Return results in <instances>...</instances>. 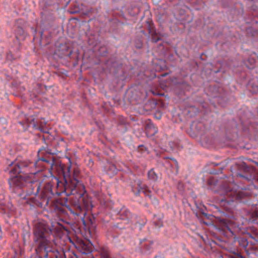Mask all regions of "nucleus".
Returning <instances> with one entry per match:
<instances>
[{
	"label": "nucleus",
	"mask_w": 258,
	"mask_h": 258,
	"mask_svg": "<svg viewBox=\"0 0 258 258\" xmlns=\"http://www.w3.org/2000/svg\"><path fill=\"white\" fill-rule=\"evenodd\" d=\"M30 124H32L33 125V127H34L36 128L38 127V125L36 124L34 119H33L32 120V121L30 122Z\"/></svg>",
	"instance_id": "34"
},
{
	"label": "nucleus",
	"mask_w": 258,
	"mask_h": 258,
	"mask_svg": "<svg viewBox=\"0 0 258 258\" xmlns=\"http://www.w3.org/2000/svg\"><path fill=\"white\" fill-rule=\"evenodd\" d=\"M29 165V164L25 162H20L15 165V166L10 170V172L15 174V176L22 175L20 174L24 172V171H22V169L24 168L27 167ZM25 175H28L27 174H23L22 175L24 176Z\"/></svg>",
	"instance_id": "8"
},
{
	"label": "nucleus",
	"mask_w": 258,
	"mask_h": 258,
	"mask_svg": "<svg viewBox=\"0 0 258 258\" xmlns=\"http://www.w3.org/2000/svg\"><path fill=\"white\" fill-rule=\"evenodd\" d=\"M166 74H164L162 75V76H165Z\"/></svg>",
	"instance_id": "43"
},
{
	"label": "nucleus",
	"mask_w": 258,
	"mask_h": 258,
	"mask_svg": "<svg viewBox=\"0 0 258 258\" xmlns=\"http://www.w3.org/2000/svg\"><path fill=\"white\" fill-rule=\"evenodd\" d=\"M29 164H33V165H34V164L33 163H32V162H30Z\"/></svg>",
	"instance_id": "41"
},
{
	"label": "nucleus",
	"mask_w": 258,
	"mask_h": 258,
	"mask_svg": "<svg viewBox=\"0 0 258 258\" xmlns=\"http://www.w3.org/2000/svg\"><path fill=\"white\" fill-rule=\"evenodd\" d=\"M52 185L50 183H46L43 187V189L41 192V198L44 200L47 201V203L49 199L52 198L54 194L52 191Z\"/></svg>",
	"instance_id": "9"
},
{
	"label": "nucleus",
	"mask_w": 258,
	"mask_h": 258,
	"mask_svg": "<svg viewBox=\"0 0 258 258\" xmlns=\"http://www.w3.org/2000/svg\"><path fill=\"white\" fill-rule=\"evenodd\" d=\"M156 29L155 27L153 29H152L151 31H148L149 34L151 36L153 34H155V33H156Z\"/></svg>",
	"instance_id": "32"
},
{
	"label": "nucleus",
	"mask_w": 258,
	"mask_h": 258,
	"mask_svg": "<svg viewBox=\"0 0 258 258\" xmlns=\"http://www.w3.org/2000/svg\"><path fill=\"white\" fill-rule=\"evenodd\" d=\"M251 88L250 91L252 93H256L258 92V86L254 85L253 84L251 85Z\"/></svg>",
	"instance_id": "29"
},
{
	"label": "nucleus",
	"mask_w": 258,
	"mask_h": 258,
	"mask_svg": "<svg viewBox=\"0 0 258 258\" xmlns=\"http://www.w3.org/2000/svg\"><path fill=\"white\" fill-rule=\"evenodd\" d=\"M20 56V55H14L11 52H9L7 53V59L8 60L12 61L13 60L16 59L18 58H19Z\"/></svg>",
	"instance_id": "23"
},
{
	"label": "nucleus",
	"mask_w": 258,
	"mask_h": 258,
	"mask_svg": "<svg viewBox=\"0 0 258 258\" xmlns=\"http://www.w3.org/2000/svg\"><path fill=\"white\" fill-rule=\"evenodd\" d=\"M40 160L41 161H43L47 163H50L51 166H53L54 165V161L53 160L51 161V162L50 163V160L48 159L47 158L42 157L41 158H40Z\"/></svg>",
	"instance_id": "28"
},
{
	"label": "nucleus",
	"mask_w": 258,
	"mask_h": 258,
	"mask_svg": "<svg viewBox=\"0 0 258 258\" xmlns=\"http://www.w3.org/2000/svg\"><path fill=\"white\" fill-rule=\"evenodd\" d=\"M22 195H23V194H19V196H20L21 198H22V199H25V198H25V196H24V197H22Z\"/></svg>",
	"instance_id": "38"
},
{
	"label": "nucleus",
	"mask_w": 258,
	"mask_h": 258,
	"mask_svg": "<svg viewBox=\"0 0 258 258\" xmlns=\"http://www.w3.org/2000/svg\"><path fill=\"white\" fill-rule=\"evenodd\" d=\"M138 48H141L142 47V45H138V46H136Z\"/></svg>",
	"instance_id": "40"
},
{
	"label": "nucleus",
	"mask_w": 258,
	"mask_h": 258,
	"mask_svg": "<svg viewBox=\"0 0 258 258\" xmlns=\"http://www.w3.org/2000/svg\"><path fill=\"white\" fill-rule=\"evenodd\" d=\"M145 131L147 136L148 137H152L157 132V128L154 127L153 124L151 122L150 120L146 122Z\"/></svg>",
	"instance_id": "12"
},
{
	"label": "nucleus",
	"mask_w": 258,
	"mask_h": 258,
	"mask_svg": "<svg viewBox=\"0 0 258 258\" xmlns=\"http://www.w3.org/2000/svg\"><path fill=\"white\" fill-rule=\"evenodd\" d=\"M154 225L157 227H161L163 226V222L161 219H159L154 222Z\"/></svg>",
	"instance_id": "30"
},
{
	"label": "nucleus",
	"mask_w": 258,
	"mask_h": 258,
	"mask_svg": "<svg viewBox=\"0 0 258 258\" xmlns=\"http://www.w3.org/2000/svg\"><path fill=\"white\" fill-rule=\"evenodd\" d=\"M51 254H50V258H59L60 254L59 251L52 246V249H51Z\"/></svg>",
	"instance_id": "22"
},
{
	"label": "nucleus",
	"mask_w": 258,
	"mask_h": 258,
	"mask_svg": "<svg viewBox=\"0 0 258 258\" xmlns=\"http://www.w3.org/2000/svg\"><path fill=\"white\" fill-rule=\"evenodd\" d=\"M146 23L148 25H147V30L148 31H151V30L152 29H153L155 27L152 21H148L146 22Z\"/></svg>",
	"instance_id": "26"
},
{
	"label": "nucleus",
	"mask_w": 258,
	"mask_h": 258,
	"mask_svg": "<svg viewBox=\"0 0 258 258\" xmlns=\"http://www.w3.org/2000/svg\"><path fill=\"white\" fill-rule=\"evenodd\" d=\"M148 176L150 179L154 181H156L157 179V175L153 169L148 172Z\"/></svg>",
	"instance_id": "21"
},
{
	"label": "nucleus",
	"mask_w": 258,
	"mask_h": 258,
	"mask_svg": "<svg viewBox=\"0 0 258 258\" xmlns=\"http://www.w3.org/2000/svg\"><path fill=\"white\" fill-rule=\"evenodd\" d=\"M100 255L101 258H110L108 251L104 248L101 250Z\"/></svg>",
	"instance_id": "24"
},
{
	"label": "nucleus",
	"mask_w": 258,
	"mask_h": 258,
	"mask_svg": "<svg viewBox=\"0 0 258 258\" xmlns=\"http://www.w3.org/2000/svg\"><path fill=\"white\" fill-rule=\"evenodd\" d=\"M67 208L71 214H72L73 215H75V208L74 209H73L72 208H71L69 207H68Z\"/></svg>",
	"instance_id": "33"
},
{
	"label": "nucleus",
	"mask_w": 258,
	"mask_h": 258,
	"mask_svg": "<svg viewBox=\"0 0 258 258\" xmlns=\"http://www.w3.org/2000/svg\"><path fill=\"white\" fill-rule=\"evenodd\" d=\"M92 258H95L94 257H92Z\"/></svg>",
	"instance_id": "44"
},
{
	"label": "nucleus",
	"mask_w": 258,
	"mask_h": 258,
	"mask_svg": "<svg viewBox=\"0 0 258 258\" xmlns=\"http://www.w3.org/2000/svg\"><path fill=\"white\" fill-rule=\"evenodd\" d=\"M219 223L220 225L222 227L224 230H228L232 234V235L234 236V238L237 239V237H235V234L234 233V231L231 228L232 223L230 221L225 218H222L220 220ZM234 241H236V239H234Z\"/></svg>",
	"instance_id": "10"
},
{
	"label": "nucleus",
	"mask_w": 258,
	"mask_h": 258,
	"mask_svg": "<svg viewBox=\"0 0 258 258\" xmlns=\"http://www.w3.org/2000/svg\"><path fill=\"white\" fill-rule=\"evenodd\" d=\"M155 104L151 102H148L145 104L144 107L146 110H151V108L155 107Z\"/></svg>",
	"instance_id": "25"
},
{
	"label": "nucleus",
	"mask_w": 258,
	"mask_h": 258,
	"mask_svg": "<svg viewBox=\"0 0 258 258\" xmlns=\"http://www.w3.org/2000/svg\"><path fill=\"white\" fill-rule=\"evenodd\" d=\"M106 168V171L108 174H114L117 172V169L115 165L112 163H108Z\"/></svg>",
	"instance_id": "18"
},
{
	"label": "nucleus",
	"mask_w": 258,
	"mask_h": 258,
	"mask_svg": "<svg viewBox=\"0 0 258 258\" xmlns=\"http://www.w3.org/2000/svg\"><path fill=\"white\" fill-rule=\"evenodd\" d=\"M138 48H141L142 47V45H138V46H136Z\"/></svg>",
	"instance_id": "39"
},
{
	"label": "nucleus",
	"mask_w": 258,
	"mask_h": 258,
	"mask_svg": "<svg viewBox=\"0 0 258 258\" xmlns=\"http://www.w3.org/2000/svg\"><path fill=\"white\" fill-rule=\"evenodd\" d=\"M162 37H163V35L157 32L155 33V34H153L151 36V41L153 43H157L158 41L161 40Z\"/></svg>",
	"instance_id": "19"
},
{
	"label": "nucleus",
	"mask_w": 258,
	"mask_h": 258,
	"mask_svg": "<svg viewBox=\"0 0 258 258\" xmlns=\"http://www.w3.org/2000/svg\"><path fill=\"white\" fill-rule=\"evenodd\" d=\"M72 204L75 208V215L77 216H80L82 214L84 216L86 212H84V208L80 205V203H77L76 201H72Z\"/></svg>",
	"instance_id": "14"
},
{
	"label": "nucleus",
	"mask_w": 258,
	"mask_h": 258,
	"mask_svg": "<svg viewBox=\"0 0 258 258\" xmlns=\"http://www.w3.org/2000/svg\"><path fill=\"white\" fill-rule=\"evenodd\" d=\"M237 240L239 245L243 247L245 251H247V247L248 244L247 238L246 237H240L239 238H237Z\"/></svg>",
	"instance_id": "16"
},
{
	"label": "nucleus",
	"mask_w": 258,
	"mask_h": 258,
	"mask_svg": "<svg viewBox=\"0 0 258 258\" xmlns=\"http://www.w3.org/2000/svg\"><path fill=\"white\" fill-rule=\"evenodd\" d=\"M94 218L93 217V218H89V221L90 222V224L91 225H92V226H93V223H94Z\"/></svg>",
	"instance_id": "35"
},
{
	"label": "nucleus",
	"mask_w": 258,
	"mask_h": 258,
	"mask_svg": "<svg viewBox=\"0 0 258 258\" xmlns=\"http://www.w3.org/2000/svg\"><path fill=\"white\" fill-rule=\"evenodd\" d=\"M52 234L51 228L46 223L40 222L35 225L33 230V242L37 255L40 254L44 250V258H50V254L52 253L51 249L53 246L50 239Z\"/></svg>",
	"instance_id": "1"
},
{
	"label": "nucleus",
	"mask_w": 258,
	"mask_h": 258,
	"mask_svg": "<svg viewBox=\"0 0 258 258\" xmlns=\"http://www.w3.org/2000/svg\"><path fill=\"white\" fill-rule=\"evenodd\" d=\"M122 63L117 61H111L110 71L114 74H117L122 69Z\"/></svg>",
	"instance_id": "13"
},
{
	"label": "nucleus",
	"mask_w": 258,
	"mask_h": 258,
	"mask_svg": "<svg viewBox=\"0 0 258 258\" xmlns=\"http://www.w3.org/2000/svg\"><path fill=\"white\" fill-rule=\"evenodd\" d=\"M231 185L229 184L224 185V196L220 200L221 207L226 211H229L231 209V203L234 201L241 202L248 195L244 191H237L234 190Z\"/></svg>",
	"instance_id": "4"
},
{
	"label": "nucleus",
	"mask_w": 258,
	"mask_h": 258,
	"mask_svg": "<svg viewBox=\"0 0 258 258\" xmlns=\"http://www.w3.org/2000/svg\"><path fill=\"white\" fill-rule=\"evenodd\" d=\"M59 55L61 57L69 56L70 57L73 53V50L67 44H61L58 50Z\"/></svg>",
	"instance_id": "11"
},
{
	"label": "nucleus",
	"mask_w": 258,
	"mask_h": 258,
	"mask_svg": "<svg viewBox=\"0 0 258 258\" xmlns=\"http://www.w3.org/2000/svg\"><path fill=\"white\" fill-rule=\"evenodd\" d=\"M82 222L84 225L86 226L85 220H84V218H82Z\"/></svg>",
	"instance_id": "37"
},
{
	"label": "nucleus",
	"mask_w": 258,
	"mask_h": 258,
	"mask_svg": "<svg viewBox=\"0 0 258 258\" xmlns=\"http://www.w3.org/2000/svg\"><path fill=\"white\" fill-rule=\"evenodd\" d=\"M139 147H143V145L140 146Z\"/></svg>",
	"instance_id": "42"
},
{
	"label": "nucleus",
	"mask_w": 258,
	"mask_h": 258,
	"mask_svg": "<svg viewBox=\"0 0 258 258\" xmlns=\"http://www.w3.org/2000/svg\"><path fill=\"white\" fill-rule=\"evenodd\" d=\"M126 215L127 217L128 218L131 215V213L129 211H126Z\"/></svg>",
	"instance_id": "36"
},
{
	"label": "nucleus",
	"mask_w": 258,
	"mask_h": 258,
	"mask_svg": "<svg viewBox=\"0 0 258 258\" xmlns=\"http://www.w3.org/2000/svg\"><path fill=\"white\" fill-rule=\"evenodd\" d=\"M54 209L58 214H65L66 213V211L62 205L57 204L55 205L54 206Z\"/></svg>",
	"instance_id": "20"
},
{
	"label": "nucleus",
	"mask_w": 258,
	"mask_h": 258,
	"mask_svg": "<svg viewBox=\"0 0 258 258\" xmlns=\"http://www.w3.org/2000/svg\"><path fill=\"white\" fill-rule=\"evenodd\" d=\"M75 182L74 187L72 188L76 190V193L73 192L69 195V196L71 195L75 196L76 200L74 201H76L77 203H80V205L82 204L85 208L89 210L93 207V206L91 204L90 200L88 198H86V196L85 195L86 192L85 186L80 180L78 181H75Z\"/></svg>",
	"instance_id": "5"
},
{
	"label": "nucleus",
	"mask_w": 258,
	"mask_h": 258,
	"mask_svg": "<svg viewBox=\"0 0 258 258\" xmlns=\"http://www.w3.org/2000/svg\"><path fill=\"white\" fill-rule=\"evenodd\" d=\"M246 235L248 237L254 239L255 241H257L258 240V236L255 233H251L249 232H247L246 234Z\"/></svg>",
	"instance_id": "27"
},
{
	"label": "nucleus",
	"mask_w": 258,
	"mask_h": 258,
	"mask_svg": "<svg viewBox=\"0 0 258 258\" xmlns=\"http://www.w3.org/2000/svg\"><path fill=\"white\" fill-rule=\"evenodd\" d=\"M9 183L11 187L22 189L28 195L36 196L40 189V182L32 180L29 175L14 176L9 179Z\"/></svg>",
	"instance_id": "2"
},
{
	"label": "nucleus",
	"mask_w": 258,
	"mask_h": 258,
	"mask_svg": "<svg viewBox=\"0 0 258 258\" xmlns=\"http://www.w3.org/2000/svg\"><path fill=\"white\" fill-rule=\"evenodd\" d=\"M56 170L59 175H61L64 180V190L67 196L72 193H76V190L73 189L72 188L74 187L75 181H78L79 180L78 178L79 172L78 170L75 169L74 170L73 174L72 175L71 173V165L66 166L65 165L61 163H56L54 164Z\"/></svg>",
	"instance_id": "3"
},
{
	"label": "nucleus",
	"mask_w": 258,
	"mask_h": 258,
	"mask_svg": "<svg viewBox=\"0 0 258 258\" xmlns=\"http://www.w3.org/2000/svg\"><path fill=\"white\" fill-rule=\"evenodd\" d=\"M249 220L252 222L258 220V207L254 210H252L248 213Z\"/></svg>",
	"instance_id": "17"
},
{
	"label": "nucleus",
	"mask_w": 258,
	"mask_h": 258,
	"mask_svg": "<svg viewBox=\"0 0 258 258\" xmlns=\"http://www.w3.org/2000/svg\"><path fill=\"white\" fill-rule=\"evenodd\" d=\"M212 91L214 97H223L224 95V89L221 87L214 86L212 88Z\"/></svg>",
	"instance_id": "15"
},
{
	"label": "nucleus",
	"mask_w": 258,
	"mask_h": 258,
	"mask_svg": "<svg viewBox=\"0 0 258 258\" xmlns=\"http://www.w3.org/2000/svg\"><path fill=\"white\" fill-rule=\"evenodd\" d=\"M254 162L258 166V162ZM235 167L238 171L243 173V174L241 173L237 172V176L245 178L247 180L254 179L258 182V173L253 167L248 165L245 162H242L236 163Z\"/></svg>",
	"instance_id": "6"
},
{
	"label": "nucleus",
	"mask_w": 258,
	"mask_h": 258,
	"mask_svg": "<svg viewBox=\"0 0 258 258\" xmlns=\"http://www.w3.org/2000/svg\"><path fill=\"white\" fill-rule=\"evenodd\" d=\"M177 188L180 191H183L184 190V184L181 182L179 181L177 184Z\"/></svg>",
	"instance_id": "31"
},
{
	"label": "nucleus",
	"mask_w": 258,
	"mask_h": 258,
	"mask_svg": "<svg viewBox=\"0 0 258 258\" xmlns=\"http://www.w3.org/2000/svg\"><path fill=\"white\" fill-rule=\"evenodd\" d=\"M204 125L201 122H193L190 125L189 134L192 137L201 136L204 131Z\"/></svg>",
	"instance_id": "7"
}]
</instances>
